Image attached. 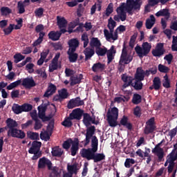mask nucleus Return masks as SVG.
Here are the masks:
<instances>
[{
    "label": "nucleus",
    "mask_w": 177,
    "mask_h": 177,
    "mask_svg": "<svg viewBox=\"0 0 177 177\" xmlns=\"http://www.w3.org/2000/svg\"><path fill=\"white\" fill-rule=\"evenodd\" d=\"M95 127L91 126L87 128L86 133V138L84 140V146L89 145L91 140V148L82 149L81 156L83 158L88 161L93 160L94 163H97L105 160L106 156L103 153H97L98 150V140L95 135Z\"/></svg>",
    "instance_id": "1"
},
{
    "label": "nucleus",
    "mask_w": 177,
    "mask_h": 177,
    "mask_svg": "<svg viewBox=\"0 0 177 177\" xmlns=\"http://www.w3.org/2000/svg\"><path fill=\"white\" fill-rule=\"evenodd\" d=\"M118 109L115 106L112 108L111 111H108L106 117L109 127H111V128H115V127H117V125H118L119 127H120V125H122V127H124L125 128H127V129H129V131H131L133 125L131 122H129V118H127V116L124 115L121 119L120 124H118L117 120L118 118Z\"/></svg>",
    "instance_id": "2"
},
{
    "label": "nucleus",
    "mask_w": 177,
    "mask_h": 177,
    "mask_svg": "<svg viewBox=\"0 0 177 177\" xmlns=\"http://www.w3.org/2000/svg\"><path fill=\"white\" fill-rule=\"evenodd\" d=\"M142 5V0H127V3H122L120 7L117 8V12L122 21L127 19V12L129 13L134 10H140Z\"/></svg>",
    "instance_id": "3"
},
{
    "label": "nucleus",
    "mask_w": 177,
    "mask_h": 177,
    "mask_svg": "<svg viewBox=\"0 0 177 177\" xmlns=\"http://www.w3.org/2000/svg\"><path fill=\"white\" fill-rule=\"evenodd\" d=\"M41 147V142L39 141H33L32 143V147L29 149L28 153L30 154H33L32 158V160H37L41 157L42 153L40 151V147Z\"/></svg>",
    "instance_id": "4"
},
{
    "label": "nucleus",
    "mask_w": 177,
    "mask_h": 177,
    "mask_svg": "<svg viewBox=\"0 0 177 177\" xmlns=\"http://www.w3.org/2000/svg\"><path fill=\"white\" fill-rule=\"evenodd\" d=\"M151 49V45L148 42L143 43L142 47L138 45L135 48V50L140 57L147 56L149 53Z\"/></svg>",
    "instance_id": "5"
},
{
    "label": "nucleus",
    "mask_w": 177,
    "mask_h": 177,
    "mask_svg": "<svg viewBox=\"0 0 177 177\" xmlns=\"http://www.w3.org/2000/svg\"><path fill=\"white\" fill-rule=\"evenodd\" d=\"M115 26L116 22L112 19V17H110L109 19V24L107 25L110 32L107 29L104 30V34L107 41H109L112 38L114 34V28Z\"/></svg>",
    "instance_id": "6"
},
{
    "label": "nucleus",
    "mask_w": 177,
    "mask_h": 177,
    "mask_svg": "<svg viewBox=\"0 0 177 177\" xmlns=\"http://www.w3.org/2000/svg\"><path fill=\"white\" fill-rule=\"evenodd\" d=\"M156 129V126L155 122V118H151L146 122L144 133L145 135H149L150 133H153Z\"/></svg>",
    "instance_id": "7"
},
{
    "label": "nucleus",
    "mask_w": 177,
    "mask_h": 177,
    "mask_svg": "<svg viewBox=\"0 0 177 177\" xmlns=\"http://www.w3.org/2000/svg\"><path fill=\"white\" fill-rule=\"evenodd\" d=\"M8 136L10 138H17L18 139L23 140L26 138V133L19 129L16 128L9 129L8 131Z\"/></svg>",
    "instance_id": "8"
},
{
    "label": "nucleus",
    "mask_w": 177,
    "mask_h": 177,
    "mask_svg": "<svg viewBox=\"0 0 177 177\" xmlns=\"http://www.w3.org/2000/svg\"><path fill=\"white\" fill-rule=\"evenodd\" d=\"M84 100H86V99L82 100L80 97L73 98L68 102L67 104V107L68 109H75V107H80V106H84Z\"/></svg>",
    "instance_id": "9"
},
{
    "label": "nucleus",
    "mask_w": 177,
    "mask_h": 177,
    "mask_svg": "<svg viewBox=\"0 0 177 177\" xmlns=\"http://www.w3.org/2000/svg\"><path fill=\"white\" fill-rule=\"evenodd\" d=\"M52 166V162L44 156L39 158L38 161V169H44L47 167L48 169L50 170Z\"/></svg>",
    "instance_id": "10"
},
{
    "label": "nucleus",
    "mask_w": 177,
    "mask_h": 177,
    "mask_svg": "<svg viewBox=\"0 0 177 177\" xmlns=\"http://www.w3.org/2000/svg\"><path fill=\"white\" fill-rule=\"evenodd\" d=\"M47 110L46 105H41L38 106V117L43 122H46V121H50V117L46 115V111Z\"/></svg>",
    "instance_id": "11"
},
{
    "label": "nucleus",
    "mask_w": 177,
    "mask_h": 177,
    "mask_svg": "<svg viewBox=\"0 0 177 177\" xmlns=\"http://www.w3.org/2000/svg\"><path fill=\"white\" fill-rule=\"evenodd\" d=\"M162 145V143L160 142L152 149V153L157 156L159 161H162L165 155L164 149L161 148Z\"/></svg>",
    "instance_id": "12"
},
{
    "label": "nucleus",
    "mask_w": 177,
    "mask_h": 177,
    "mask_svg": "<svg viewBox=\"0 0 177 177\" xmlns=\"http://www.w3.org/2000/svg\"><path fill=\"white\" fill-rule=\"evenodd\" d=\"M83 113H84L83 110H82L80 108H77V109H74L72 111V113H70L68 117L72 120H81V118L83 115Z\"/></svg>",
    "instance_id": "13"
},
{
    "label": "nucleus",
    "mask_w": 177,
    "mask_h": 177,
    "mask_svg": "<svg viewBox=\"0 0 177 177\" xmlns=\"http://www.w3.org/2000/svg\"><path fill=\"white\" fill-rule=\"evenodd\" d=\"M83 123L86 127H90L91 124H95V125H97L98 122H95V119H93L92 117L90 115V114L85 113H83Z\"/></svg>",
    "instance_id": "14"
},
{
    "label": "nucleus",
    "mask_w": 177,
    "mask_h": 177,
    "mask_svg": "<svg viewBox=\"0 0 177 177\" xmlns=\"http://www.w3.org/2000/svg\"><path fill=\"white\" fill-rule=\"evenodd\" d=\"M21 82V85L26 88L30 89L36 86V83L32 77L24 78Z\"/></svg>",
    "instance_id": "15"
},
{
    "label": "nucleus",
    "mask_w": 177,
    "mask_h": 177,
    "mask_svg": "<svg viewBox=\"0 0 177 177\" xmlns=\"http://www.w3.org/2000/svg\"><path fill=\"white\" fill-rule=\"evenodd\" d=\"M131 62V57H129L127 60L120 59L119 64L118 66V69L120 73H122L125 69V64H128Z\"/></svg>",
    "instance_id": "16"
},
{
    "label": "nucleus",
    "mask_w": 177,
    "mask_h": 177,
    "mask_svg": "<svg viewBox=\"0 0 177 177\" xmlns=\"http://www.w3.org/2000/svg\"><path fill=\"white\" fill-rule=\"evenodd\" d=\"M57 90V87L55 84L50 83L48 89L45 92L44 95V97H49V96H52V95H54L55 93Z\"/></svg>",
    "instance_id": "17"
},
{
    "label": "nucleus",
    "mask_w": 177,
    "mask_h": 177,
    "mask_svg": "<svg viewBox=\"0 0 177 177\" xmlns=\"http://www.w3.org/2000/svg\"><path fill=\"white\" fill-rule=\"evenodd\" d=\"M83 79V75L80 74L79 75H75L71 77V83L70 85L71 86H75V84H78L81 82V80Z\"/></svg>",
    "instance_id": "18"
},
{
    "label": "nucleus",
    "mask_w": 177,
    "mask_h": 177,
    "mask_svg": "<svg viewBox=\"0 0 177 177\" xmlns=\"http://www.w3.org/2000/svg\"><path fill=\"white\" fill-rule=\"evenodd\" d=\"M69 46L68 50L76 51L77 48L79 47L80 42L77 39H72L68 43Z\"/></svg>",
    "instance_id": "19"
},
{
    "label": "nucleus",
    "mask_w": 177,
    "mask_h": 177,
    "mask_svg": "<svg viewBox=\"0 0 177 177\" xmlns=\"http://www.w3.org/2000/svg\"><path fill=\"white\" fill-rule=\"evenodd\" d=\"M122 80L123 82H124V84L123 85L124 88H126L130 85L133 86V83H132L133 79L132 77L123 75L122 77Z\"/></svg>",
    "instance_id": "20"
},
{
    "label": "nucleus",
    "mask_w": 177,
    "mask_h": 177,
    "mask_svg": "<svg viewBox=\"0 0 177 177\" xmlns=\"http://www.w3.org/2000/svg\"><path fill=\"white\" fill-rule=\"evenodd\" d=\"M106 53H107V59H108L107 64H109L114 59L115 54L116 53V50H115V46H112L109 50H107Z\"/></svg>",
    "instance_id": "21"
},
{
    "label": "nucleus",
    "mask_w": 177,
    "mask_h": 177,
    "mask_svg": "<svg viewBox=\"0 0 177 177\" xmlns=\"http://www.w3.org/2000/svg\"><path fill=\"white\" fill-rule=\"evenodd\" d=\"M76 50H68L67 54L68 55V59L71 63H75L78 58V54L75 53Z\"/></svg>",
    "instance_id": "22"
},
{
    "label": "nucleus",
    "mask_w": 177,
    "mask_h": 177,
    "mask_svg": "<svg viewBox=\"0 0 177 177\" xmlns=\"http://www.w3.org/2000/svg\"><path fill=\"white\" fill-rule=\"evenodd\" d=\"M105 69V64L100 62H97L93 64L92 66V71L94 73L102 72Z\"/></svg>",
    "instance_id": "23"
},
{
    "label": "nucleus",
    "mask_w": 177,
    "mask_h": 177,
    "mask_svg": "<svg viewBox=\"0 0 177 177\" xmlns=\"http://www.w3.org/2000/svg\"><path fill=\"white\" fill-rule=\"evenodd\" d=\"M135 77L137 80L142 81L145 79V71L142 67H138Z\"/></svg>",
    "instance_id": "24"
},
{
    "label": "nucleus",
    "mask_w": 177,
    "mask_h": 177,
    "mask_svg": "<svg viewBox=\"0 0 177 177\" xmlns=\"http://www.w3.org/2000/svg\"><path fill=\"white\" fill-rule=\"evenodd\" d=\"M48 36V38L52 41H57L61 37V33L59 31H50Z\"/></svg>",
    "instance_id": "25"
},
{
    "label": "nucleus",
    "mask_w": 177,
    "mask_h": 177,
    "mask_svg": "<svg viewBox=\"0 0 177 177\" xmlns=\"http://www.w3.org/2000/svg\"><path fill=\"white\" fill-rule=\"evenodd\" d=\"M118 30L120 32H123L126 30V27L123 25H120L118 28H117V29L115 30V31L113 32V36L111 37V39L114 41L117 40L118 39Z\"/></svg>",
    "instance_id": "26"
},
{
    "label": "nucleus",
    "mask_w": 177,
    "mask_h": 177,
    "mask_svg": "<svg viewBox=\"0 0 177 177\" xmlns=\"http://www.w3.org/2000/svg\"><path fill=\"white\" fill-rule=\"evenodd\" d=\"M51 153L53 157L60 158L63 154V151L59 147H55L52 149Z\"/></svg>",
    "instance_id": "27"
},
{
    "label": "nucleus",
    "mask_w": 177,
    "mask_h": 177,
    "mask_svg": "<svg viewBox=\"0 0 177 177\" xmlns=\"http://www.w3.org/2000/svg\"><path fill=\"white\" fill-rule=\"evenodd\" d=\"M84 53L85 55V60L87 61L93 56L95 54V50L94 49L86 48L84 51Z\"/></svg>",
    "instance_id": "28"
},
{
    "label": "nucleus",
    "mask_w": 177,
    "mask_h": 177,
    "mask_svg": "<svg viewBox=\"0 0 177 177\" xmlns=\"http://www.w3.org/2000/svg\"><path fill=\"white\" fill-rule=\"evenodd\" d=\"M155 23H156V18L152 15L150 16V19H147L146 21V28L147 29H151Z\"/></svg>",
    "instance_id": "29"
},
{
    "label": "nucleus",
    "mask_w": 177,
    "mask_h": 177,
    "mask_svg": "<svg viewBox=\"0 0 177 177\" xmlns=\"http://www.w3.org/2000/svg\"><path fill=\"white\" fill-rule=\"evenodd\" d=\"M129 57L131 59V62H132L133 56L131 55H128L127 48L125 46V44H124L122 55L120 56V59L127 60L128 58H129Z\"/></svg>",
    "instance_id": "30"
},
{
    "label": "nucleus",
    "mask_w": 177,
    "mask_h": 177,
    "mask_svg": "<svg viewBox=\"0 0 177 177\" xmlns=\"http://www.w3.org/2000/svg\"><path fill=\"white\" fill-rule=\"evenodd\" d=\"M49 171H51V172L49 174V177H60V172H59V167L55 166H51V169Z\"/></svg>",
    "instance_id": "31"
},
{
    "label": "nucleus",
    "mask_w": 177,
    "mask_h": 177,
    "mask_svg": "<svg viewBox=\"0 0 177 177\" xmlns=\"http://www.w3.org/2000/svg\"><path fill=\"white\" fill-rule=\"evenodd\" d=\"M57 26L59 28H66L67 25V21L65 19L64 17H60L57 16Z\"/></svg>",
    "instance_id": "32"
},
{
    "label": "nucleus",
    "mask_w": 177,
    "mask_h": 177,
    "mask_svg": "<svg viewBox=\"0 0 177 177\" xmlns=\"http://www.w3.org/2000/svg\"><path fill=\"white\" fill-rule=\"evenodd\" d=\"M6 124H7V127H8V128H9V129H13L15 128H17V127L18 125L17 122L11 118H8L6 120Z\"/></svg>",
    "instance_id": "33"
},
{
    "label": "nucleus",
    "mask_w": 177,
    "mask_h": 177,
    "mask_svg": "<svg viewBox=\"0 0 177 177\" xmlns=\"http://www.w3.org/2000/svg\"><path fill=\"white\" fill-rule=\"evenodd\" d=\"M156 17H167L168 19L170 17V13L168 9H163L161 10L160 11H158L156 14Z\"/></svg>",
    "instance_id": "34"
},
{
    "label": "nucleus",
    "mask_w": 177,
    "mask_h": 177,
    "mask_svg": "<svg viewBox=\"0 0 177 177\" xmlns=\"http://www.w3.org/2000/svg\"><path fill=\"white\" fill-rule=\"evenodd\" d=\"M170 0H148V3L151 5V7H153L160 2L162 5L166 4Z\"/></svg>",
    "instance_id": "35"
},
{
    "label": "nucleus",
    "mask_w": 177,
    "mask_h": 177,
    "mask_svg": "<svg viewBox=\"0 0 177 177\" xmlns=\"http://www.w3.org/2000/svg\"><path fill=\"white\" fill-rule=\"evenodd\" d=\"M153 84L154 86V89L158 91L161 87V80L159 77H156L153 80Z\"/></svg>",
    "instance_id": "36"
},
{
    "label": "nucleus",
    "mask_w": 177,
    "mask_h": 177,
    "mask_svg": "<svg viewBox=\"0 0 177 177\" xmlns=\"http://www.w3.org/2000/svg\"><path fill=\"white\" fill-rule=\"evenodd\" d=\"M67 169L70 174H72V175L77 174V165L76 163L71 165H68Z\"/></svg>",
    "instance_id": "37"
},
{
    "label": "nucleus",
    "mask_w": 177,
    "mask_h": 177,
    "mask_svg": "<svg viewBox=\"0 0 177 177\" xmlns=\"http://www.w3.org/2000/svg\"><path fill=\"white\" fill-rule=\"evenodd\" d=\"M12 110L15 114H21V113H23L22 105L20 106L18 104H15L12 107Z\"/></svg>",
    "instance_id": "38"
},
{
    "label": "nucleus",
    "mask_w": 177,
    "mask_h": 177,
    "mask_svg": "<svg viewBox=\"0 0 177 177\" xmlns=\"http://www.w3.org/2000/svg\"><path fill=\"white\" fill-rule=\"evenodd\" d=\"M27 136L31 140H39V133H35L32 131H28L27 132Z\"/></svg>",
    "instance_id": "39"
},
{
    "label": "nucleus",
    "mask_w": 177,
    "mask_h": 177,
    "mask_svg": "<svg viewBox=\"0 0 177 177\" xmlns=\"http://www.w3.org/2000/svg\"><path fill=\"white\" fill-rule=\"evenodd\" d=\"M58 93L62 99V100H64V99H67L68 96V93L67 91L66 88H62L58 91Z\"/></svg>",
    "instance_id": "40"
},
{
    "label": "nucleus",
    "mask_w": 177,
    "mask_h": 177,
    "mask_svg": "<svg viewBox=\"0 0 177 177\" xmlns=\"http://www.w3.org/2000/svg\"><path fill=\"white\" fill-rule=\"evenodd\" d=\"M90 45L92 47H95V48H99L101 46V43H100V41L97 38L93 37L91 41Z\"/></svg>",
    "instance_id": "41"
},
{
    "label": "nucleus",
    "mask_w": 177,
    "mask_h": 177,
    "mask_svg": "<svg viewBox=\"0 0 177 177\" xmlns=\"http://www.w3.org/2000/svg\"><path fill=\"white\" fill-rule=\"evenodd\" d=\"M95 53L98 56H104L107 53V48H102L100 46L95 48Z\"/></svg>",
    "instance_id": "42"
},
{
    "label": "nucleus",
    "mask_w": 177,
    "mask_h": 177,
    "mask_svg": "<svg viewBox=\"0 0 177 177\" xmlns=\"http://www.w3.org/2000/svg\"><path fill=\"white\" fill-rule=\"evenodd\" d=\"M136 164V160L133 158H127L124 162V167L129 169L133 165Z\"/></svg>",
    "instance_id": "43"
},
{
    "label": "nucleus",
    "mask_w": 177,
    "mask_h": 177,
    "mask_svg": "<svg viewBox=\"0 0 177 177\" xmlns=\"http://www.w3.org/2000/svg\"><path fill=\"white\" fill-rule=\"evenodd\" d=\"M169 162H174L177 160V152L172 151L167 156Z\"/></svg>",
    "instance_id": "44"
},
{
    "label": "nucleus",
    "mask_w": 177,
    "mask_h": 177,
    "mask_svg": "<svg viewBox=\"0 0 177 177\" xmlns=\"http://www.w3.org/2000/svg\"><path fill=\"white\" fill-rule=\"evenodd\" d=\"M1 15L2 16H7L12 13V10L10 9L8 7H1L0 9Z\"/></svg>",
    "instance_id": "45"
},
{
    "label": "nucleus",
    "mask_w": 177,
    "mask_h": 177,
    "mask_svg": "<svg viewBox=\"0 0 177 177\" xmlns=\"http://www.w3.org/2000/svg\"><path fill=\"white\" fill-rule=\"evenodd\" d=\"M71 119L69 118V116L68 118H66L64 121L62 122V125L63 127H66V128H71V127H73V122H71Z\"/></svg>",
    "instance_id": "46"
},
{
    "label": "nucleus",
    "mask_w": 177,
    "mask_h": 177,
    "mask_svg": "<svg viewBox=\"0 0 177 177\" xmlns=\"http://www.w3.org/2000/svg\"><path fill=\"white\" fill-rule=\"evenodd\" d=\"M142 102V97L139 94H134L133 100H132V103L133 104H140Z\"/></svg>",
    "instance_id": "47"
},
{
    "label": "nucleus",
    "mask_w": 177,
    "mask_h": 177,
    "mask_svg": "<svg viewBox=\"0 0 177 177\" xmlns=\"http://www.w3.org/2000/svg\"><path fill=\"white\" fill-rule=\"evenodd\" d=\"M122 97H116L114 99V101L116 103H122V102H128L129 100V97H126L124 95H121Z\"/></svg>",
    "instance_id": "48"
},
{
    "label": "nucleus",
    "mask_w": 177,
    "mask_h": 177,
    "mask_svg": "<svg viewBox=\"0 0 177 177\" xmlns=\"http://www.w3.org/2000/svg\"><path fill=\"white\" fill-rule=\"evenodd\" d=\"M21 84V80H17L11 84H10L8 86H7V89L8 90H11L15 87H17V86L20 85Z\"/></svg>",
    "instance_id": "49"
},
{
    "label": "nucleus",
    "mask_w": 177,
    "mask_h": 177,
    "mask_svg": "<svg viewBox=\"0 0 177 177\" xmlns=\"http://www.w3.org/2000/svg\"><path fill=\"white\" fill-rule=\"evenodd\" d=\"M15 24H10L6 28L3 29V31L6 35H10L14 30Z\"/></svg>",
    "instance_id": "50"
},
{
    "label": "nucleus",
    "mask_w": 177,
    "mask_h": 177,
    "mask_svg": "<svg viewBox=\"0 0 177 177\" xmlns=\"http://www.w3.org/2000/svg\"><path fill=\"white\" fill-rule=\"evenodd\" d=\"M17 9L19 10V14H23L25 12V6L22 1H19L17 3Z\"/></svg>",
    "instance_id": "51"
},
{
    "label": "nucleus",
    "mask_w": 177,
    "mask_h": 177,
    "mask_svg": "<svg viewBox=\"0 0 177 177\" xmlns=\"http://www.w3.org/2000/svg\"><path fill=\"white\" fill-rule=\"evenodd\" d=\"M73 142V140L71 138H69L68 140H66V141H64V142L63 143V148L65 150H68L71 146V143Z\"/></svg>",
    "instance_id": "52"
},
{
    "label": "nucleus",
    "mask_w": 177,
    "mask_h": 177,
    "mask_svg": "<svg viewBox=\"0 0 177 177\" xmlns=\"http://www.w3.org/2000/svg\"><path fill=\"white\" fill-rule=\"evenodd\" d=\"M133 114L136 115V117H138L140 118V117L142 115L141 107L139 106H136L133 109Z\"/></svg>",
    "instance_id": "53"
},
{
    "label": "nucleus",
    "mask_w": 177,
    "mask_h": 177,
    "mask_svg": "<svg viewBox=\"0 0 177 177\" xmlns=\"http://www.w3.org/2000/svg\"><path fill=\"white\" fill-rule=\"evenodd\" d=\"M141 81L142 80H137L132 86H133L136 90H141L143 87V84Z\"/></svg>",
    "instance_id": "54"
},
{
    "label": "nucleus",
    "mask_w": 177,
    "mask_h": 177,
    "mask_svg": "<svg viewBox=\"0 0 177 177\" xmlns=\"http://www.w3.org/2000/svg\"><path fill=\"white\" fill-rule=\"evenodd\" d=\"M164 79H165V80L163 81V86L167 88H170L171 87L170 80L169 79V77H168L167 74H166L164 76Z\"/></svg>",
    "instance_id": "55"
},
{
    "label": "nucleus",
    "mask_w": 177,
    "mask_h": 177,
    "mask_svg": "<svg viewBox=\"0 0 177 177\" xmlns=\"http://www.w3.org/2000/svg\"><path fill=\"white\" fill-rule=\"evenodd\" d=\"M165 50H161L158 49H155L152 50V54L154 57H160L164 55Z\"/></svg>",
    "instance_id": "56"
},
{
    "label": "nucleus",
    "mask_w": 177,
    "mask_h": 177,
    "mask_svg": "<svg viewBox=\"0 0 177 177\" xmlns=\"http://www.w3.org/2000/svg\"><path fill=\"white\" fill-rule=\"evenodd\" d=\"M34 121H35L34 129H35V131H39V129H41V128L43 127V124H41V121L39 119H36Z\"/></svg>",
    "instance_id": "57"
},
{
    "label": "nucleus",
    "mask_w": 177,
    "mask_h": 177,
    "mask_svg": "<svg viewBox=\"0 0 177 177\" xmlns=\"http://www.w3.org/2000/svg\"><path fill=\"white\" fill-rule=\"evenodd\" d=\"M32 109V106L30 104H22V110L26 113H28V111H31Z\"/></svg>",
    "instance_id": "58"
},
{
    "label": "nucleus",
    "mask_w": 177,
    "mask_h": 177,
    "mask_svg": "<svg viewBox=\"0 0 177 177\" xmlns=\"http://www.w3.org/2000/svg\"><path fill=\"white\" fill-rule=\"evenodd\" d=\"M53 129H54V122L50 121L47 126L46 131L49 132L50 135H52Z\"/></svg>",
    "instance_id": "59"
},
{
    "label": "nucleus",
    "mask_w": 177,
    "mask_h": 177,
    "mask_svg": "<svg viewBox=\"0 0 177 177\" xmlns=\"http://www.w3.org/2000/svg\"><path fill=\"white\" fill-rule=\"evenodd\" d=\"M14 59H15L14 62L17 64L20 61L23 60L24 59V56L21 55L20 53H17L14 55Z\"/></svg>",
    "instance_id": "60"
},
{
    "label": "nucleus",
    "mask_w": 177,
    "mask_h": 177,
    "mask_svg": "<svg viewBox=\"0 0 177 177\" xmlns=\"http://www.w3.org/2000/svg\"><path fill=\"white\" fill-rule=\"evenodd\" d=\"M158 70L161 72V73H167L169 71V68L166 66H164L162 64H159L158 65Z\"/></svg>",
    "instance_id": "61"
},
{
    "label": "nucleus",
    "mask_w": 177,
    "mask_h": 177,
    "mask_svg": "<svg viewBox=\"0 0 177 177\" xmlns=\"http://www.w3.org/2000/svg\"><path fill=\"white\" fill-rule=\"evenodd\" d=\"M171 48L173 51H177V37H173Z\"/></svg>",
    "instance_id": "62"
},
{
    "label": "nucleus",
    "mask_w": 177,
    "mask_h": 177,
    "mask_svg": "<svg viewBox=\"0 0 177 177\" xmlns=\"http://www.w3.org/2000/svg\"><path fill=\"white\" fill-rule=\"evenodd\" d=\"M44 10L42 8L36 9L35 11V16L41 17L44 14Z\"/></svg>",
    "instance_id": "63"
},
{
    "label": "nucleus",
    "mask_w": 177,
    "mask_h": 177,
    "mask_svg": "<svg viewBox=\"0 0 177 177\" xmlns=\"http://www.w3.org/2000/svg\"><path fill=\"white\" fill-rule=\"evenodd\" d=\"M177 134V127L171 129L169 132V136L171 137V140L173 139V138H175L176 135Z\"/></svg>",
    "instance_id": "64"
}]
</instances>
